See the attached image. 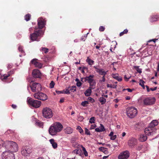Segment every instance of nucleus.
<instances>
[{"mask_svg":"<svg viewBox=\"0 0 159 159\" xmlns=\"http://www.w3.org/2000/svg\"><path fill=\"white\" fill-rule=\"evenodd\" d=\"M128 30L127 29L125 30L123 32L124 34H126L128 32Z\"/></svg>","mask_w":159,"mask_h":159,"instance_id":"obj_62","label":"nucleus"},{"mask_svg":"<svg viewBox=\"0 0 159 159\" xmlns=\"http://www.w3.org/2000/svg\"><path fill=\"white\" fill-rule=\"evenodd\" d=\"M30 88L33 92L39 91L41 90V87L40 84L38 83H33L30 84Z\"/></svg>","mask_w":159,"mask_h":159,"instance_id":"obj_11","label":"nucleus"},{"mask_svg":"<svg viewBox=\"0 0 159 159\" xmlns=\"http://www.w3.org/2000/svg\"><path fill=\"white\" fill-rule=\"evenodd\" d=\"M92 90L91 88H89V89L86 90L84 94L86 96H90Z\"/></svg>","mask_w":159,"mask_h":159,"instance_id":"obj_25","label":"nucleus"},{"mask_svg":"<svg viewBox=\"0 0 159 159\" xmlns=\"http://www.w3.org/2000/svg\"><path fill=\"white\" fill-rule=\"evenodd\" d=\"M81 147L82 148V150L84 152V153L85 156H88V152L86 151L85 148L83 146H81Z\"/></svg>","mask_w":159,"mask_h":159,"instance_id":"obj_38","label":"nucleus"},{"mask_svg":"<svg viewBox=\"0 0 159 159\" xmlns=\"http://www.w3.org/2000/svg\"><path fill=\"white\" fill-rule=\"evenodd\" d=\"M27 102L29 105L35 108L39 107L41 104V102L40 101L34 100L30 97L27 98Z\"/></svg>","mask_w":159,"mask_h":159,"instance_id":"obj_6","label":"nucleus"},{"mask_svg":"<svg viewBox=\"0 0 159 159\" xmlns=\"http://www.w3.org/2000/svg\"><path fill=\"white\" fill-rule=\"evenodd\" d=\"M88 101H89L92 103H93L95 101L94 100L90 97H88Z\"/></svg>","mask_w":159,"mask_h":159,"instance_id":"obj_47","label":"nucleus"},{"mask_svg":"<svg viewBox=\"0 0 159 159\" xmlns=\"http://www.w3.org/2000/svg\"><path fill=\"white\" fill-rule=\"evenodd\" d=\"M34 98L42 100H46L48 98L47 95L42 93H37L34 95Z\"/></svg>","mask_w":159,"mask_h":159,"instance_id":"obj_10","label":"nucleus"},{"mask_svg":"<svg viewBox=\"0 0 159 159\" xmlns=\"http://www.w3.org/2000/svg\"><path fill=\"white\" fill-rule=\"evenodd\" d=\"M125 90V89H124V90ZM125 90H127L129 92H132V89H129V88L127 89H125Z\"/></svg>","mask_w":159,"mask_h":159,"instance_id":"obj_58","label":"nucleus"},{"mask_svg":"<svg viewBox=\"0 0 159 159\" xmlns=\"http://www.w3.org/2000/svg\"><path fill=\"white\" fill-rule=\"evenodd\" d=\"M145 83V82L143 80H141V79H140L139 80V84L140 85H141L143 87V89H145V86L144 85V84Z\"/></svg>","mask_w":159,"mask_h":159,"instance_id":"obj_33","label":"nucleus"},{"mask_svg":"<svg viewBox=\"0 0 159 159\" xmlns=\"http://www.w3.org/2000/svg\"><path fill=\"white\" fill-rule=\"evenodd\" d=\"M126 112L127 116L130 118L134 117L137 113L136 108L133 107H128L126 109Z\"/></svg>","mask_w":159,"mask_h":159,"instance_id":"obj_5","label":"nucleus"},{"mask_svg":"<svg viewBox=\"0 0 159 159\" xmlns=\"http://www.w3.org/2000/svg\"><path fill=\"white\" fill-rule=\"evenodd\" d=\"M107 71H105L104 70L102 69H101L99 70H97V72L100 75L105 76L107 74Z\"/></svg>","mask_w":159,"mask_h":159,"instance_id":"obj_24","label":"nucleus"},{"mask_svg":"<svg viewBox=\"0 0 159 159\" xmlns=\"http://www.w3.org/2000/svg\"><path fill=\"white\" fill-rule=\"evenodd\" d=\"M129 153L128 151L122 152L118 157L119 159H127L129 157Z\"/></svg>","mask_w":159,"mask_h":159,"instance_id":"obj_14","label":"nucleus"},{"mask_svg":"<svg viewBox=\"0 0 159 159\" xmlns=\"http://www.w3.org/2000/svg\"><path fill=\"white\" fill-rule=\"evenodd\" d=\"M136 139L134 138H131L128 141V145L130 147L134 146L136 143Z\"/></svg>","mask_w":159,"mask_h":159,"instance_id":"obj_18","label":"nucleus"},{"mask_svg":"<svg viewBox=\"0 0 159 159\" xmlns=\"http://www.w3.org/2000/svg\"><path fill=\"white\" fill-rule=\"evenodd\" d=\"M96 127L95 125H92L90 128V129H94Z\"/></svg>","mask_w":159,"mask_h":159,"instance_id":"obj_54","label":"nucleus"},{"mask_svg":"<svg viewBox=\"0 0 159 159\" xmlns=\"http://www.w3.org/2000/svg\"><path fill=\"white\" fill-rule=\"evenodd\" d=\"M131 76H128L127 77L126 75H124V79L125 81H127L129 80V79L131 78Z\"/></svg>","mask_w":159,"mask_h":159,"instance_id":"obj_46","label":"nucleus"},{"mask_svg":"<svg viewBox=\"0 0 159 159\" xmlns=\"http://www.w3.org/2000/svg\"><path fill=\"white\" fill-rule=\"evenodd\" d=\"M105 30V28L102 26H101L99 27V30L100 31H103Z\"/></svg>","mask_w":159,"mask_h":159,"instance_id":"obj_50","label":"nucleus"},{"mask_svg":"<svg viewBox=\"0 0 159 159\" xmlns=\"http://www.w3.org/2000/svg\"><path fill=\"white\" fill-rule=\"evenodd\" d=\"M76 129L78 130L79 132L81 134H83V130L79 126H77Z\"/></svg>","mask_w":159,"mask_h":159,"instance_id":"obj_37","label":"nucleus"},{"mask_svg":"<svg viewBox=\"0 0 159 159\" xmlns=\"http://www.w3.org/2000/svg\"><path fill=\"white\" fill-rule=\"evenodd\" d=\"M86 62L88 63L90 65L92 66L93 64L94 61L91 59L89 57H88L86 60Z\"/></svg>","mask_w":159,"mask_h":159,"instance_id":"obj_29","label":"nucleus"},{"mask_svg":"<svg viewBox=\"0 0 159 159\" xmlns=\"http://www.w3.org/2000/svg\"><path fill=\"white\" fill-rule=\"evenodd\" d=\"M158 16L157 15L152 16L150 19V21L151 22L156 21L157 20Z\"/></svg>","mask_w":159,"mask_h":159,"instance_id":"obj_32","label":"nucleus"},{"mask_svg":"<svg viewBox=\"0 0 159 159\" xmlns=\"http://www.w3.org/2000/svg\"><path fill=\"white\" fill-rule=\"evenodd\" d=\"M64 99L63 98H62L60 99L59 102L60 103H62L64 102Z\"/></svg>","mask_w":159,"mask_h":159,"instance_id":"obj_60","label":"nucleus"},{"mask_svg":"<svg viewBox=\"0 0 159 159\" xmlns=\"http://www.w3.org/2000/svg\"><path fill=\"white\" fill-rule=\"evenodd\" d=\"M50 143L51 144L53 148L54 149L56 148L57 147V143L53 139H51L49 140Z\"/></svg>","mask_w":159,"mask_h":159,"instance_id":"obj_19","label":"nucleus"},{"mask_svg":"<svg viewBox=\"0 0 159 159\" xmlns=\"http://www.w3.org/2000/svg\"><path fill=\"white\" fill-rule=\"evenodd\" d=\"M30 17H31V15H30V14H27L25 16V20L26 21H28L30 20Z\"/></svg>","mask_w":159,"mask_h":159,"instance_id":"obj_36","label":"nucleus"},{"mask_svg":"<svg viewBox=\"0 0 159 159\" xmlns=\"http://www.w3.org/2000/svg\"><path fill=\"white\" fill-rule=\"evenodd\" d=\"M46 23V20L42 18H39L38 19V25L39 28V29H41L43 28L45 25Z\"/></svg>","mask_w":159,"mask_h":159,"instance_id":"obj_15","label":"nucleus"},{"mask_svg":"<svg viewBox=\"0 0 159 159\" xmlns=\"http://www.w3.org/2000/svg\"><path fill=\"white\" fill-rule=\"evenodd\" d=\"M55 83L53 81H52L50 84L49 87L52 89L54 87Z\"/></svg>","mask_w":159,"mask_h":159,"instance_id":"obj_44","label":"nucleus"},{"mask_svg":"<svg viewBox=\"0 0 159 159\" xmlns=\"http://www.w3.org/2000/svg\"><path fill=\"white\" fill-rule=\"evenodd\" d=\"M35 66L37 67L41 68L43 66V64L37 61V63H35Z\"/></svg>","mask_w":159,"mask_h":159,"instance_id":"obj_35","label":"nucleus"},{"mask_svg":"<svg viewBox=\"0 0 159 159\" xmlns=\"http://www.w3.org/2000/svg\"><path fill=\"white\" fill-rule=\"evenodd\" d=\"M73 129L69 127H67L65 129V133L67 134H70L73 132Z\"/></svg>","mask_w":159,"mask_h":159,"instance_id":"obj_22","label":"nucleus"},{"mask_svg":"<svg viewBox=\"0 0 159 159\" xmlns=\"http://www.w3.org/2000/svg\"><path fill=\"white\" fill-rule=\"evenodd\" d=\"M157 129L155 127H152L149 126L144 130V132L146 135L152 136L155 134L157 132Z\"/></svg>","mask_w":159,"mask_h":159,"instance_id":"obj_7","label":"nucleus"},{"mask_svg":"<svg viewBox=\"0 0 159 159\" xmlns=\"http://www.w3.org/2000/svg\"><path fill=\"white\" fill-rule=\"evenodd\" d=\"M133 69H135L137 72L140 74L142 72V69L139 68V66H134Z\"/></svg>","mask_w":159,"mask_h":159,"instance_id":"obj_30","label":"nucleus"},{"mask_svg":"<svg viewBox=\"0 0 159 159\" xmlns=\"http://www.w3.org/2000/svg\"><path fill=\"white\" fill-rule=\"evenodd\" d=\"M157 87H154L153 88H150V90H151L152 91H153L156 90V89H157Z\"/></svg>","mask_w":159,"mask_h":159,"instance_id":"obj_56","label":"nucleus"},{"mask_svg":"<svg viewBox=\"0 0 159 159\" xmlns=\"http://www.w3.org/2000/svg\"><path fill=\"white\" fill-rule=\"evenodd\" d=\"M42 114L43 116L46 119H50L53 116V112L52 110L48 107L43 108Z\"/></svg>","mask_w":159,"mask_h":159,"instance_id":"obj_4","label":"nucleus"},{"mask_svg":"<svg viewBox=\"0 0 159 159\" xmlns=\"http://www.w3.org/2000/svg\"><path fill=\"white\" fill-rule=\"evenodd\" d=\"M146 87L147 88V91L148 92H149L150 91V89L149 88L148 86L147 85H146Z\"/></svg>","mask_w":159,"mask_h":159,"instance_id":"obj_59","label":"nucleus"},{"mask_svg":"<svg viewBox=\"0 0 159 159\" xmlns=\"http://www.w3.org/2000/svg\"><path fill=\"white\" fill-rule=\"evenodd\" d=\"M43 34V32L41 29H35L34 32L30 35V38L32 41H39L40 40L39 37Z\"/></svg>","mask_w":159,"mask_h":159,"instance_id":"obj_2","label":"nucleus"},{"mask_svg":"<svg viewBox=\"0 0 159 159\" xmlns=\"http://www.w3.org/2000/svg\"><path fill=\"white\" fill-rule=\"evenodd\" d=\"M42 51L43 52H44L45 53H47L48 52V49L45 48H42Z\"/></svg>","mask_w":159,"mask_h":159,"instance_id":"obj_42","label":"nucleus"},{"mask_svg":"<svg viewBox=\"0 0 159 159\" xmlns=\"http://www.w3.org/2000/svg\"><path fill=\"white\" fill-rule=\"evenodd\" d=\"M2 159H15L14 153L10 151H6L3 152Z\"/></svg>","mask_w":159,"mask_h":159,"instance_id":"obj_8","label":"nucleus"},{"mask_svg":"<svg viewBox=\"0 0 159 159\" xmlns=\"http://www.w3.org/2000/svg\"><path fill=\"white\" fill-rule=\"evenodd\" d=\"M156 101V99L154 97H147L143 100V103L145 105H150L154 104Z\"/></svg>","mask_w":159,"mask_h":159,"instance_id":"obj_9","label":"nucleus"},{"mask_svg":"<svg viewBox=\"0 0 159 159\" xmlns=\"http://www.w3.org/2000/svg\"><path fill=\"white\" fill-rule=\"evenodd\" d=\"M10 74L8 75H0V78L2 80H5L10 76Z\"/></svg>","mask_w":159,"mask_h":159,"instance_id":"obj_31","label":"nucleus"},{"mask_svg":"<svg viewBox=\"0 0 159 159\" xmlns=\"http://www.w3.org/2000/svg\"><path fill=\"white\" fill-rule=\"evenodd\" d=\"M105 150H104V151H103V152L106 154H107L108 152L107 149L106 148H105Z\"/></svg>","mask_w":159,"mask_h":159,"instance_id":"obj_55","label":"nucleus"},{"mask_svg":"<svg viewBox=\"0 0 159 159\" xmlns=\"http://www.w3.org/2000/svg\"><path fill=\"white\" fill-rule=\"evenodd\" d=\"M100 126L95 129V131H96L97 132H101L104 131L105 130V129L103 125L102 124H100Z\"/></svg>","mask_w":159,"mask_h":159,"instance_id":"obj_20","label":"nucleus"},{"mask_svg":"<svg viewBox=\"0 0 159 159\" xmlns=\"http://www.w3.org/2000/svg\"><path fill=\"white\" fill-rule=\"evenodd\" d=\"M109 136L111 137L110 139L112 140H115L116 137V135H114L113 132H111L110 133V134H109Z\"/></svg>","mask_w":159,"mask_h":159,"instance_id":"obj_28","label":"nucleus"},{"mask_svg":"<svg viewBox=\"0 0 159 159\" xmlns=\"http://www.w3.org/2000/svg\"><path fill=\"white\" fill-rule=\"evenodd\" d=\"M33 76L34 78H39L41 76V73L39 70L37 69L33 70L32 72Z\"/></svg>","mask_w":159,"mask_h":159,"instance_id":"obj_17","label":"nucleus"},{"mask_svg":"<svg viewBox=\"0 0 159 159\" xmlns=\"http://www.w3.org/2000/svg\"><path fill=\"white\" fill-rule=\"evenodd\" d=\"M94 77V75H90L89 76H86L84 78L85 81H88L91 86H95L96 84V83L93 79Z\"/></svg>","mask_w":159,"mask_h":159,"instance_id":"obj_12","label":"nucleus"},{"mask_svg":"<svg viewBox=\"0 0 159 159\" xmlns=\"http://www.w3.org/2000/svg\"><path fill=\"white\" fill-rule=\"evenodd\" d=\"M70 90L73 92H75L76 91V86H72L70 88Z\"/></svg>","mask_w":159,"mask_h":159,"instance_id":"obj_45","label":"nucleus"},{"mask_svg":"<svg viewBox=\"0 0 159 159\" xmlns=\"http://www.w3.org/2000/svg\"><path fill=\"white\" fill-rule=\"evenodd\" d=\"M107 87L108 88H113V89H116V88L117 87V85L116 84H107Z\"/></svg>","mask_w":159,"mask_h":159,"instance_id":"obj_34","label":"nucleus"},{"mask_svg":"<svg viewBox=\"0 0 159 159\" xmlns=\"http://www.w3.org/2000/svg\"><path fill=\"white\" fill-rule=\"evenodd\" d=\"M31 152V147L29 146H26L22 148L21 153L24 156H27Z\"/></svg>","mask_w":159,"mask_h":159,"instance_id":"obj_13","label":"nucleus"},{"mask_svg":"<svg viewBox=\"0 0 159 159\" xmlns=\"http://www.w3.org/2000/svg\"><path fill=\"white\" fill-rule=\"evenodd\" d=\"M63 93H66L67 94H69L70 93V91L68 89H66L65 91L63 92Z\"/></svg>","mask_w":159,"mask_h":159,"instance_id":"obj_52","label":"nucleus"},{"mask_svg":"<svg viewBox=\"0 0 159 159\" xmlns=\"http://www.w3.org/2000/svg\"><path fill=\"white\" fill-rule=\"evenodd\" d=\"M113 77L117 80L118 81H121L122 80V78L120 77H119L116 74H113Z\"/></svg>","mask_w":159,"mask_h":159,"instance_id":"obj_26","label":"nucleus"},{"mask_svg":"<svg viewBox=\"0 0 159 159\" xmlns=\"http://www.w3.org/2000/svg\"><path fill=\"white\" fill-rule=\"evenodd\" d=\"M36 125L39 127H41L43 125V123L41 122H37L36 123Z\"/></svg>","mask_w":159,"mask_h":159,"instance_id":"obj_48","label":"nucleus"},{"mask_svg":"<svg viewBox=\"0 0 159 159\" xmlns=\"http://www.w3.org/2000/svg\"><path fill=\"white\" fill-rule=\"evenodd\" d=\"M158 124V122L157 120H153L150 123L149 126L152 127H155Z\"/></svg>","mask_w":159,"mask_h":159,"instance_id":"obj_21","label":"nucleus"},{"mask_svg":"<svg viewBox=\"0 0 159 159\" xmlns=\"http://www.w3.org/2000/svg\"><path fill=\"white\" fill-rule=\"evenodd\" d=\"M34 30V28L33 27H31L29 29V31L31 32Z\"/></svg>","mask_w":159,"mask_h":159,"instance_id":"obj_61","label":"nucleus"},{"mask_svg":"<svg viewBox=\"0 0 159 159\" xmlns=\"http://www.w3.org/2000/svg\"><path fill=\"white\" fill-rule=\"evenodd\" d=\"M37 59H34L32 60L31 61V62L32 64H34L35 65V63H37Z\"/></svg>","mask_w":159,"mask_h":159,"instance_id":"obj_49","label":"nucleus"},{"mask_svg":"<svg viewBox=\"0 0 159 159\" xmlns=\"http://www.w3.org/2000/svg\"><path fill=\"white\" fill-rule=\"evenodd\" d=\"M126 134L125 132H123V133H122V137H124L125 135Z\"/></svg>","mask_w":159,"mask_h":159,"instance_id":"obj_64","label":"nucleus"},{"mask_svg":"<svg viewBox=\"0 0 159 159\" xmlns=\"http://www.w3.org/2000/svg\"><path fill=\"white\" fill-rule=\"evenodd\" d=\"M56 92V93L58 94H61V93H63V91H57Z\"/></svg>","mask_w":159,"mask_h":159,"instance_id":"obj_57","label":"nucleus"},{"mask_svg":"<svg viewBox=\"0 0 159 159\" xmlns=\"http://www.w3.org/2000/svg\"><path fill=\"white\" fill-rule=\"evenodd\" d=\"M63 126L60 123L56 122L53 124L49 129V132L52 135H56L57 133L60 132L62 129Z\"/></svg>","mask_w":159,"mask_h":159,"instance_id":"obj_1","label":"nucleus"},{"mask_svg":"<svg viewBox=\"0 0 159 159\" xmlns=\"http://www.w3.org/2000/svg\"><path fill=\"white\" fill-rule=\"evenodd\" d=\"M114 101L116 103H117L119 102V100L117 99L114 100Z\"/></svg>","mask_w":159,"mask_h":159,"instance_id":"obj_63","label":"nucleus"},{"mask_svg":"<svg viewBox=\"0 0 159 159\" xmlns=\"http://www.w3.org/2000/svg\"><path fill=\"white\" fill-rule=\"evenodd\" d=\"M147 139V137L146 135L144 134H141L140 135L139 140L140 141L142 142L146 141Z\"/></svg>","mask_w":159,"mask_h":159,"instance_id":"obj_23","label":"nucleus"},{"mask_svg":"<svg viewBox=\"0 0 159 159\" xmlns=\"http://www.w3.org/2000/svg\"><path fill=\"white\" fill-rule=\"evenodd\" d=\"M80 153V151L78 149H75L73 152V153L74 154H79Z\"/></svg>","mask_w":159,"mask_h":159,"instance_id":"obj_40","label":"nucleus"},{"mask_svg":"<svg viewBox=\"0 0 159 159\" xmlns=\"http://www.w3.org/2000/svg\"><path fill=\"white\" fill-rule=\"evenodd\" d=\"M99 150L103 152V151H104V150H105L106 149L105 148L101 147L99 148Z\"/></svg>","mask_w":159,"mask_h":159,"instance_id":"obj_51","label":"nucleus"},{"mask_svg":"<svg viewBox=\"0 0 159 159\" xmlns=\"http://www.w3.org/2000/svg\"><path fill=\"white\" fill-rule=\"evenodd\" d=\"M89 104L88 101H84L82 102L81 103V105L84 107H86L87 106V104Z\"/></svg>","mask_w":159,"mask_h":159,"instance_id":"obj_39","label":"nucleus"},{"mask_svg":"<svg viewBox=\"0 0 159 159\" xmlns=\"http://www.w3.org/2000/svg\"><path fill=\"white\" fill-rule=\"evenodd\" d=\"M85 133L88 135H90V131L86 128L85 129Z\"/></svg>","mask_w":159,"mask_h":159,"instance_id":"obj_43","label":"nucleus"},{"mask_svg":"<svg viewBox=\"0 0 159 159\" xmlns=\"http://www.w3.org/2000/svg\"><path fill=\"white\" fill-rule=\"evenodd\" d=\"M108 97L107 95H104V93L102 94V96L99 99V101L102 105L104 104L106 102V98Z\"/></svg>","mask_w":159,"mask_h":159,"instance_id":"obj_16","label":"nucleus"},{"mask_svg":"<svg viewBox=\"0 0 159 159\" xmlns=\"http://www.w3.org/2000/svg\"><path fill=\"white\" fill-rule=\"evenodd\" d=\"M95 121V117H91L89 119V122L91 123H94Z\"/></svg>","mask_w":159,"mask_h":159,"instance_id":"obj_41","label":"nucleus"},{"mask_svg":"<svg viewBox=\"0 0 159 159\" xmlns=\"http://www.w3.org/2000/svg\"><path fill=\"white\" fill-rule=\"evenodd\" d=\"M82 85V83L80 82V81L78 82H77L76 83V85L78 87H80Z\"/></svg>","mask_w":159,"mask_h":159,"instance_id":"obj_53","label":"nucleus"},{"mask_svg":"<svg viewBox=\"0 0 159 159\" xmlns=\"http://www.w3.org/2000/svg\"><path fill=\"white\" fill-rule=\"evenodd\" d=\"M5 147L12 151V152H16L18 150L17 144L15 142L10 141H7L5 143Z\"/></svg>","mask_w":159,"mask_h":159,"instance_id":"obj_3","label":"nucleus"},{"mask_svg":"<svg viewBox=\"0 0 159 159\" xmlns=\"http://www.w3.org/2000/svg\"><path fill=\"white\" fill-rule=\"evenodd\" d=\"M18 50L21 53V54H20L19 56L20 57H21L22 56H24L25 55L24 52L23 50L22 47L21 46H19L18 48Z\"/></svg>","mask_w":159,"mask_h":159,"instance_id":"obj_27","label":"nucleus"}]
</instances>
